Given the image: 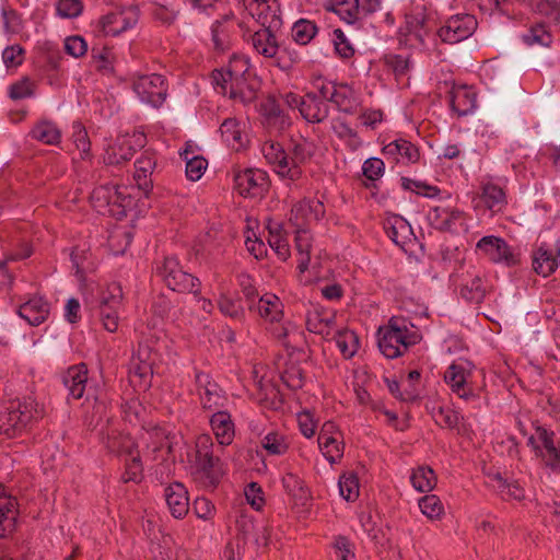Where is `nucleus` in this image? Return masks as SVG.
<instances>
[{"instance_id":"42","label":"nucleus","mask_w":560,"mask_h":560,"mask_svg":"<svg viewBox=\"0 0 560 560\" xmlns=\"http://www.w3.org/2000/svg\"><path fill=\"white\" fill-rule=\"evenodd\" d=\"M412 487L419 492H429L436 485L434 470L429 466H419L410 476Z\"/></svg>"},{"instance_id":"28","label":"nucleus","mask_w":560,"mask_h":560,"mask_svg":"<svg viewBox=\"0 0 560 560\" xmlns=\"http://www.w3.org/2000/svg\"><path fill=\"white\" fill-rule=\"evenodd\" d=\"M339 112L352 115L360 108L361 102L354 89L347 83H338L330 101Z\"/></svg>"},{"instance_id":"33","label":"nucleus","mask_w":560,"mask_h":560,"mask_svg":"<svg viewBox=\"0 0 560 560\" xmlns=\"http://www.w3.org/2000/svg\"><path fill=\"white\" fill-rule=\"evenodd\" d=\"M15 499L3 493L0 485V537H5L15 528L18 510Z\"/></svg>"},{"instance_id":"6","label":"nucleus","mask_w":560,"mask_h":560,"mask_svg":"<svg viewBox=\"0 0 560 560\" xmlns=\"http://www.w3.org/2000/svg\"><path fill=\"white\" fill-rule=\"evenodd\" d=\"M477 26V19L472 14L459 13L450 16L436 31V36L445 44H457L469 38Z\"/></svg>"},{"instance_id":"12","label":"nucleus","mask_w":560,"mask_h":560,"mask_svg":"<svg viewBox=\"0 0 560 560\" xmlns=\"http://www.w3.org/2000/svg\"><path fill=\"white\" fill-rule=\"evenodd\" d=\"M325 215V206L317 199H303L295 203L290 212L289 221L295 230L307 229L312 221Z\"/></svg>"},{"instance_id":"13","label":"nucleus","mask_w":560,"mask_h":560,"mask_svg":"<svg viewBox=\"0 0 560 560\" xmlns=\"http://www.w3.org/2000/svg\"><path fill=\"white\" fill-rule=\"evenodd\" d=\"M236 20L233 12L224 14L211 26V40L213 49L218 52H225L232 46V34L236 28Z\"/></svg>"},{"instance_id":"24","label":"nucleus","mask_w":560,"mask_h":560,"mask_svg":"<svg viewBox=\"0 0 560 560\" xmlns=\"http://www.w3.org/2000/svg\"><path fill=\"white\" fill-rule=\"evenodd\" d=\"M153 362L150 359V350L148 347H140L137 355H133L130 361L129 374L130 377L139 378V386L147 387L150 385Z\"/></svg>"},{"instance_id":"46","label":"nucleus","mask_w":560,"mask_h":560,"mask_svg":"<svg viewBox=\"0 0 560 560\" xmlns=\"http://www.w3.org/2000/svg\"><path fill=\"white\" fill-rule=\"evenodd\" d=\"M318 28L315 22L306 19H300L293 24L291 35L295 43L306 45L315 37Z\"/></svg>"},{"instance_id":"45","label":"nucleus","mask_w":560,"mask_h":560,"mask_svg":"<svg viewBox=\"0 0 560 560\" xmlns=\"http://www.w3.org/2000/svg\"><path fill=\"white\" fill-rule=\"evenodd\" d=\"M329 9L349 24L360 21L359 0H334Z\"/></svg>"},{"instance_id":"63","label":"nucleus","mask_w":560,"mask_h":560,"mask_svg":"<svg viewBox=\"0 0 560 560\" xmlns=\"http://www.w3.org/2000/svg\"><path fill=\"white\" fill-rule=\"evenodd\" d=\"M419 508L421 512L429 518H439L443 512L444 506L440 498L435 494H427L419 500Z\"/></svg>"},{"instance_id":"7","label":"nucleus","mask_w":560,"mask_h":560,"mask_svg":"<svg viewBox=\"0 0 560 560\" xmlns=\"http://www.w3.org/2000/svg\"><path fill=\"white\" fill-rule=\"evenodd\" d=\"M132 89L143 103L155 108H159L167 96L166 79L158 73L138 77L132 83Z\"/></svg>"},{"instance_id":"15","label":"nucleus","mask_w":560,"mask_h":560,"mask_svg":"<svg viewBox=\"0 0 560 560\" xmlns=\"http://www.w3.org/2000/svg\"><path fill=\"white\" fill-rule=\"evenodd\" d=\"M336 432V424L332 421H326L318 434V446L330 464L337 463L343 455L345 445L334 435Z\"/></svg>"},{"instance_id":"29","label":"nucleus","mask_w":560,"mask_h":560,"mask_svg":"<svg viewBox=\"0 0 560 560\" xmlns=\"http://www.w3.org/2000/svg\"><path fill=\"white\" fill-rule=\"evenodd\" d=\"M329 104L318 98L317 93H306L301 116L311 124L323 122L329 116Z\"/></svg>"},{"instance_id":"10","label":"nucleus","mask_w":560,"mask_h":560,"mask_svg":"<svg viewBox=\"0 0 560 560\" xmlns=\"http://www.w3.org/2000/svg\"><path fill=\"white\" fill-rule=\"evenodd\" d=\"M145 145L144 133H133L132 137H126L109 145L104 154L106 165H120L130 161L137 149Z\"/></svg>"},{"instance_id":"11","label":"nucleus","mask_w":560,"mask_h":560,"mask_svg":"<svg viewBox=\"0 0 560 560\" xmlns=\"http://www.w3.org/2000/svg\"><path fill=\"white\" fill-rule=\"evenodd\" d=\"M195 382L200 404L205 410L213 411L223 407L225 398L222 395V389L209 374L196 371Z\"/></svg>"},{"instance_id":"9","label":"nucleus","mask_w":560,"mask_h":560,"mask_svg":"<svg viewBox=\"0 0 560 560\" xmlns=\"http://www.w3.org/2000/svg\"><path fill=\"white\" fill-rule=\"evenodd\" d=\"M261 152L266 161L273 167L278 175L290 180L301 178L302 170H298L295 166H289V154L280 143L266 141L261 145Z\"/></svg>"},{"instance_id":"53","label":"nucleus","mask_w":560,"mask_h":560,"mask_svg":"<svg viewBox=\"0 0 560 560\" xmlns=\"http://www.w3.org/2000/svg\"><path fill=\"white\" fill-rule=\"evenodd\" d=\"M143 478V466L139 451L126 457L125 471L121 475L124 482H140Z\"/></svg>"},{"instance_id":"55","label":"nucleus","mask_w":560,"mask_h":560,"mask_svg":"<svg viewBox=\"0 0 560 560\" xmlns=\"http://www.w3.org/2000/svg\"><path fill=\"white\" fill-rule=\"evenodd\" d=\"M237 284L240 290L247 303L248 310L254 311L255 301L258 298V290L256 288V283L254 278L247 272H240L236 276Z\"/></svg>"},{"instance_id":"59","label":"nucleus","mask_w":560,"mask_h":560,"mask_svg":"<svg viewBox=\"0 0 560 560\" xmlns=\"http://www.w3.org/2000/svg\"><path fill=\"white\" fill-rule=\"evenodd\" d=\"M131 199L129 196H126L118 188L110 199L108 212L105 215L113 217L117 220H122L127 217V207L130 206Z\"/></svg>"},{"instance_id":"18","label":"nucleus","mask_w":560,"mask_h":560,"mask_svg":"<svg viewBox=\"0 0 560 560\" xmlns=\"http://www.w3.org/2000/svg\"><path fill=\"white\" fill-rule=\"evenodd\" d=\"M260 90L259 79L253 74L247 78L230 82V98L249 105L257 100Z\"/></svg>"},{"instance_id":"41","label":"nucleus","mask_w":560,"mask_h":560,"mask_svg":"<svg viewBox=\"0 0 560 560\" xmlns=\"http://www.w3.org/2000/svg\"><path fill=\"white\" fill-rule=\"evenodd\" d=\"M480 198L485 206L491 211H500L506 205L504 190L492 183H487L482 186Z\"/></svg>"},{"instance_id":"32","label":"nucleus","mask_w":560,"mask_h":560,"mask_svg":"<svg viewBox=\"0 0 560 560\" xmlns=\"http://www.w3.org/2000/svg\"><path fill=\"white\" fill-rule=\"evenodd\" d=\"M266 183V174L258 170H245L235 176V185L242 196H256Z\"/></svg>"},{"instance_id":"56","label":"nucleus","mask_w":560,"mask_h":560,"mask_svg":"<svg viewBox=\"0 0 560 560\" xmlns=\"http://www.w3.org/2000/svg\"><path fill=\"white\" fill-rule=\"evenodd\" d=\"M220 312L236 320H242L245 317L244 307L238 299L230 295L222 294L218 300Z\"/></svg>"},{"instance_id":"64","label":"nucleus","mask_w":560,"mask_h":560,"mask_svg":"<svg viewBox=\"0 0 560 560\" xmlns=\"http://www.w3.org/2000/svg\"><path fill=\"white\" fill-rule=\"evenodd\" d=\"M282 382L292 390H298L304 385L303 370L295 363L289 364L281 373Z\"/></svg>"},{"instance_id":"20","label":"nucleus","mask_w":560,"mask_h":560,"mask_svg":"<svg viewBox=\"0 0 560 560\" xmlns=\"http://www.w3.org/2000/svg\"><path fill=\"white\" fill-rule=\"evenodd\" d=\"M280 30H271L268 26H261L252 35V45L255 51L265 58H275L278 56L280 44L277 33Z\"/></svg>"},{"instance_id":"21","label":"nucleus","mask_w":560,"mask_h":560,"mask_svg":"<svg viewBox=\"0 0 560 560\" xmlns=\"http://www.w3.org/2000/svg\"><path fill=\"white\" fill-rule=\"evenodd\" d=\"M50 313V304L42 296H33L20 305L18 314L31 326L43 324Z\"/></svg>"},{"instance_id":"35","label":"nucleus","mask_w":560,"mask_h":560,"mask_svg":"<svg viewBox=\"0 0 560 560\" xmlns=\"http://www.w3.org/2000/svg\"><path fill=\"white\" fill-rule=\"evenodd\" d=\"M558 268V259L546 244L537 247L533 255V269L537 275L548 277Z\"/></svg>"},{"instance_id":"40","label":"nucleus","mask_w":560,"mask_h":560,"mask_svg":"<svg viewBox=\"0 0 560 560\" xmlns=\"http://www.w3.org/2000/svg\"><path fill=\"white\" fill-rule=\"evenodd\" d=\"M118 186L106 184L95 187L90 196L92 207L100 213L106 214L108 212V205L113 199L114 194L118 189Z\"/></svg>"},{"instance_id":"16","label":"nucleus","mask_w":560,"mask_h":560,"mask_svg":"<svg viewBox=\"0 0 560 560\" xmlns=\"http://www.w3.org/2000/svg\"><path fill=\"white\" fill-rule=\"evenodd\" d=\"M382 153L386 159L396 163L413 164L420 159V152L416 144L406 139H396L384 145Z\"/></svg>"},{"instance_id":"23","label":"nucleus","mask_w":560,"mask_h":560,"mask_svg":"<svg viewBox=\"0 0 560 560\" xmlns=\"http://www.w3.org/2000/svg\"><path fill=\"white\" fill-rule=\"evenodd\" d=\"M210 427L221 446L231 445L235 438V425L228 411L218 410L210 417Z\"/></svg>"},{"instance_id":"62","label":"nucleus","mask_w":560,"mask_h":560,"mask_svg":"<svg viewBox=\"0 0 560 560\" xmlns=\"http://www.w3.org/2000/svg\"><path fill=\"white\" fill-rule=\"evenodd\" d=\"M401 187L405 190H410L419 196L434 198L440 194V189L436 186L429 185L421 180H415L408 177H401Z\"/></svg>"},{"instance_id":"25","label":"nucleus","mask_w":560,"mask_h":560,"mask_svg":"<svg viewBox=\"0 0 560 560\" xmlns=\"http://www.w3.org/2000/svg\"><path fill=\"white\" fill-rule=\"evenodd\" d=\"M106 450L117 456H129L138 451L137 444L129 434L121 433L117 430H109L103 438Z\"/></svg>"},{"instance_id":"43","label":"nucleus","mask_w":560,"mask_h":560,"mask_svg":"<svg viewBox=\"0 0 560 560\" xmlns=\"http://www.w3.org/2000/svg\"><path fill=\"white\" fill-rule=\"evenodd\" d=\"M460 296L469 303L479 304L483 301L486 289L479 276H474L460 287Z\"/></svg>"},{"instance_id":"54","label":"nucleus","mask_w":560,"mask_h":560,"mask_svg":"<svg viewBox=\"0 0 560 560\" xmlns=\"http://www.w3.org/2000/svg\"><path fill=\"white\" fill-rule=\"evenodd\" d=\"M386 229L387 236L398 246L402 247L409 235L411 234V226L402 218H395Z\"/></svg>"},{"instance_id":"57","label":"nucleus","mask_w":560,"mask_h":560,"mask_svg":"<svg viewBox=\"0 0 560 560\" xmlns=\"http://www.w3.org/2000/svg\"><path fill=\"white\" fill-rule=\"evenodd\" d=\"M180 155L186 161L187 178L191 182L200 179L208 166L207 160L200 155L189 158V151L187 150L180 153Z\"/></svg>"},{"instance_id":"34","label":"nucleus","mask_w":560,"mask_h":560,"mask_svg":"<svg viewBox=\"0 0 560 560\" xmlns=\"http://www.w3.org/2000/svg\"><path fill=\"white\" fill-rule=\"evenodd\" d=\"M285 493L295 504L304 506L311 498V492L304 480L296 474L285 472L281 479Z\"/></svg>"},{"instance_id":"38","label":"nucleus","mask_w":560,"mask_h":560,"mask_svg":"<svg viewBox=\"0 0 560 560\" xmlns=\"http://www.w3.org/2000/svg\"><path fill=\"white\" fill-rule=\"evenodd\" d=\"M295 249L299 255L298 269L300 272H305L311 261V234L308 229L294 230Z\"/></svg>"},{"instance_id":"3","label":"nucleus","mask_w":560,"mask_h":560,"mask_svg":"<svg viewBox=\"0 0 560 560\" xmlns=\"http://www.w3.org/2000/svg\"><path fill=\"white\" fill-rule=\"evenodd\" d=\"M156 273L172 291L195 295L200 292L199 279L183 270L176 257H165L162 264L158 265Z\"/></svg>"},{"instance_id":"36","label":"nucleus","mask_w":560,"mask_h":560,"mask_svg":"<svg viewBox=\"0 0 560 560\" xmlns=\"http://www.w3.org/2000/svg\"><path fill=\"white\" fill-rule=\"evenodd\" d=\"M491 481L494 490L501 495V498L505 501L509 500H517L521 501L525 498V491L520 486V483L515 480L509 481L503 478L501 474H495L491 477Z\"/></svg>"},{"instance_id":"19","label":"nucleus","mask_w":560,"mask_h":560,"mask_svg":"<svg viewBox=\"0 0 560 560\" xmlns=\"http://www.w3.org/2000/svg\"><path fill=\"white\" fill-rule=\"evenodd\" d=\"M61 381L68 390V398H82L88 382L86 365L84 363H80L68 368L62 374Z\"/></svg>"},{"instance_id":"14","label":"nucleus","mask_w":560,"mask_h":560,"mask_svg":"<svg viewBox=\"0 0 560 560\" xmlns=\"http://www.w3.org/2000/svg\"><path fill=\"white\" fill-rule=\"evenodd\" d=\"M249 14L260 24L271 30H281L282 19L279 5L272 9L268 0H245Z\"/></svg>"},{"instance_id":"30","label":"nucleus","mask_w":560,"mask_h":560,"mask_svg":"<svg viewBox=\"0 0 560 560\" xmlns=\"http://www.w3.org/2000/svg\"><path fill=\"white\" fill-rule=\"evenodd\" d=\"M253 312H256L267 322H280L283 317V304L277 295L266 293L255 301V308Z\"/></svg>"},{"instance_id":"61","label":"nucleus","mask_w":560,"mask_h":560,"mask_svg":"<svg viewBox=\"0 0 560 560\" xmlns=\"http://www.w3.org/2000/svg\"><path fill=\"white\" fill-rule=\"evenodd\" d=\"M221 135L229 145L243 144L240 124L235 118H226L220 126Z\"/></svg>"},{"instance_id":"17","label":"nucleus","mask_w":560,"mask_h":560,"mask_svg":"<svg viewBox=\"0 0 560 560\" xmlns=\"http://www.w3.org/2000/svg\"><path fill=\"white\" fill-rule=\"evenodd\" d=\"M156 166V159L153 152L144 151L135 162L133 180L139 190L145 196L153 188L152 173Z\"/></svg>"},{"instance_id":"26","label":"nucleus","mask_w":560,"mask_h":560,"mask_svg":"<svg viewBox=\"0 0 560 560\" xmlns=\"http://www.w3.org/2000/svg\"><path fill=\"white\" fill-rule=\"evenodd\" d=\"M448 97L452 110L458 116H466L476 108V93L467 86H454Z\"/></svg>"},{"instance_id":"39","label":"nucleus","mask_w":560,"mask_h":560,"mask_svg":"<svg viewBox=\"0 0 560 560\" xmlns=\"http://www.w3.org/2000/svg\"><path fill=\"white\" fill-rule=\"evenodd\" d=\"M522 38L528 46L549 47L552 43V34L545 23L532 24Z\"/></svg>"},{"instance_id":"5","label":"nucleus","mask_w":560,"mask_h":560,"mask_svg":"<svg viewBox=\"0 0 560 560\" xmlns=\"http://www.w3.org/2000/svg\"><path fill=\"white\" fill-rule=\"evenodd\" d=\"M476 249L493 264L514 267L521 262L520 252L510 246L504 238L499 236L487 235L481 237L476 244Z\"/></svg>"},{"instance_id":"1","label":"nucleus","mask_w":560,"mask_h":560,"mask_svg":"<svg viewBox=\"0 0 560 560\" xmlns=\"http://www.w3.org/2000/svg\"><path fill=\"white\" fill-rule=\"evenodd\" d=\"M380 351L387 359H396L411 346L417 345L421 336L415 326L405 317L393 316L387 326L377 331Z\"/></svg>"},{"instance_id":"58","label":"nucleus","mask_w":560,"mask_h":560,"mask_svg":"<svg viewBox=\"0 0 560 560\" xmlns=\"http://www.w3.org/2000/svg\"><path fill=\"white\" fill-rule=\"evenodd\" d=\"M71 137L75 148L80 151L81 159H88L91 155V141L85 127L80 121L72 124Z\"/></svg>"},{"instance_id":"60","label":"nucleus","mask_w":560,"mask_h":560,"mask_svg":"<svg viewBox=\"0 0 560 560\" xmlns=\"http://www.w3.org/2000/svg\"><path fill=\"white\" fill-rule=\"evenodd\" d=\"M34 94L35 83L28 77H23L9 86V97L13 101L28 98Z\"/></svg>"},{"instance_id":"49","label":"nucleus","mask_w":560,"mask_h":560,"mask_svg":"<svg viewBox=\"0 0 560 560\" xmlns=\"http://www.w3.org/2000/svg\"><path fill=\"white\" fill-rule=\"evenodd\" d=\"M261 446L269 455H283L289 450L287 438L277 432L270 431L261 440Z\"/></svg>"},{"instance_id":"37","label":"nucleus","mask_w":560,"mask_h":560,"mask_svg":"<svg viewBox=\"0 0 560 560\" xmlns=\"http://www.w3.org/2000/svg\"><path fill=\"white\" fill-rule=\"evenodd\" d=\"M407 35L413 36L420 44H424L425 38L431 34L432 27L429 25V19L424 13L406 15Z\"/></svg>"},{"instance_id":"50","label":"nucleus","mask_w":560,"mask_h":560,"mask_svg":"<svg viewBox=\"0 0 560 560\" xmlns=\"http://www.w3.org/2000/svg\"><path fill=\"white\" fill-rule=\"evenodd\" d=\"M259 113L265 118V121L269 125H283L285 122L282 109L273 96H268L259 104Z\"/></svg>"},{"instance_id":"4","label":"nucleus","mask_w":560,"mask_h":560,"mask_svg":"<svg viewBox=\"0 0 560 560\" xmlns=\"http://www.w3.org/2000/svg\"><path fill=\"white\" fill-rule=\"evenodd\" d=\"M37 417V411L33 410L32 402L10 401L0 405V434L14 438Z\"/></svg>"},{"instance_id":"31","label":"nucleus","mask_w":560,"mask_h":560,"mask_svg":"<svg viewBox=\"0 0 560 560\" xmlns=\"http://www.w3.org/2000/svg\"><path fill=\"white\" fill-rule=\"evenodd\" d=\"M335 314L324 308H314L307 312L306 329L310 332L328 337L335 326Z\"/></svg>"},{"instance_id":"44","label":"nucleus","mask_w":560,"mask_h":560,"mask_svg":"<svg viewBox=\"0 0 560 560\" xmlns=\"http://www.w3.org/2000/svg\"><path fill=\"white\" fill-rule=\"evenodd\" d=\"M34 139L46 144H57L60 141L61 133L58 127L48 120L38 122L31 131Z\"/></svg>"},{"instance_id":"48","label":"nucleus","mask_w":560,"mask_h":560,"mask_svg":"<svg viewBox=\"0 0 560 560\" xmlns=\"http://www.w3.org/2000/svg\"><path fill=\"white\" fill-rule=\"evenodd\" d=\"M225 70L228 71L230 82L241 80L254 74L250 72V65L248 59L245 56L235 54L230 58Z\"/></svg>"},{"instance_id":"22","label":"nucleus","mask_w":560,"mask_h":560,"mask_svg":"<svg viewBox=\"0 0 560 560\" xmlns=\"http://www.w3.org/2000/svg\"><path fill=\"white\" fill-rule=\"evenodd\" d=\"M165 500L171 514L175 518H183L189 511L188 491L180 482H173L164 490Z\"/></svg>"},{"instance_id":"27","label":"nucleus","mask_w":560,"mask_h":560,"mask_svg":"<svg viewBox=\"0 0 560 560\" xmlns=\"http://www.w3.org/2000/svg\"><path fill=\"white\" fill-rule=\"evenodd\" d=\"M472 363L467 360L454 361L444 373V381L451 387L452 392L467 386L471 374Z\"/></svg>"},{"instance_id":"2","label":"nucleus","mask_w":560,"mask_h":560,"mask_svg":"<svg viewBox=\"0 0 560 560\" xmlns=\"http://www.w3.org/2000/svg\"><path fill=\"white\" fill-rule=\"evenodd\" d=\"M196 464L205 485L215 488L224 475L223 464L213 455V442L209 434H201L196 441Z\"/></svg>"},{"instance_id":"8","label":"nucleus","mask_w":560,"mask_h":560,"mask_svg":"<svg viewBox=\"0 0 560 560\" xmlns=\"http://www.w3.org/2000/svg\"><path fill=\"white\" fill-rule=\"evenodd\" d=\"M140 18L137 5L119 8L102 16L100 24L105 35L118 36L135 27Z\"/></svg>"},{"instance_id":"51","label":"nucleus","mask_w":560,"mask_h":560,"mask_svg":"<svg viewBox=\"0 0 560 560\" xmlns=\"http://www.w3.org/2000/svg\"><path fill=\"white\" fill-rule=\"evenodd\" d=\"M340 495L348 502H353L359 497V478L355 472H345L339 477Z\"/></svg>"},{"instance_id":"52","label":"nucleus","mask_w":560,"mask_h":560,"mask_svg":"<svg viewBox=\"0 0 560 560\" xmlns=\"http://www.w3.org/2000/svg\"><path fill=\"white\" fill-rule=\"evenodd\" d=\"M313 156V145L306 140L294 142L290 149L289 166H295L302 170L301 165L306 163Z\"/></svg>"},{"instance_id":"47","label":"nucleus","mask_w":560,"mask_h":560,"mask_svg":"<svg viewBox=\"0 0 560 560\" xmlns=\"http://www.w3.org/2000/svg\"><path fill=\"white\" fill-rule=\"evenodd\" d=\"M335 339L337 347L346 359L352 358L359 350V337L353 330H340Z\"/></svg>"}]
</instances>
